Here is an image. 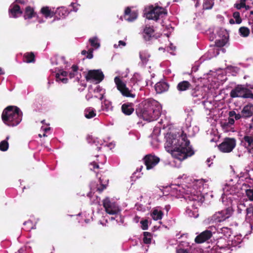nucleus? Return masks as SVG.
<instances>
[{"label": "nucleus", "instance_id": "1", "mask_svg": "<svg viewBox=\"0 0 253 253\" xmlns=\"http://www.w3.org/2000/svg\"><path fill=\"white\" fill-rule=\"evenodd\" d=\"M189 127L185 129H178L172 127L170 132L166 136L167 141L165 148L172 156L180 161H183L194 154V151L189 147L190 141L187 136L191 135L187 133Z\"/></svg>", "mask_w": 253, "mask_h": 253}, {"label": "nucleus", "instance_id": "2", "mask_svg": "<svg viewBox=\"0 0 253 253\" xmlns=\"http://www.w3.org/2000/svg\"><path fill=\"white\" fill-rule=\"evenodd\" d=\"M161 110L162 107L158 101L148 99L139 105L136 112L144 120L151 122L157 119L161 114Z\"/></svg>", "mask_w": 253, "mask_h": 253}, {"label": "nucleus", "instance_id": "3", "mask_svg": "<svg viewBox=\"0 0 253 253\" xmlns=\"http://www.w3.org/2000/svg\"><path fill=\"white\" fill-rule=\"evenodd\" d=\"M22 112L15 106H9L5 108L1 115V119L5 125L15 126L22 121Z\"/></svg>", "mask_w": 253, "mask_h": 253}, {"label": "nucleus", "instance_id": "4", "mask_svg": "<svg viewBox=\"0 0 253 253\" xmlns=\"http://www.w3.org/2000/svg\"><path fill=\"white\" fill-rule=\"evenodd\" d=\"M89 169L96 173V176L98 177L100 186L97 187V191L101 193L106 188L108 184L109 178L107 176L104 171L102 170V168H99L97 163L95 162L89 164Z\"/></svg>", "mask_w": 253, "mask_h": 253}, {"label": "nucleus", "instance_id": "5", "mask_svg": "<svg viewBox=\"0 0 253 253\" xmlns=\"http://www.w3.org/2000/svg\"><path fill=\"white\" fill-rule=\"evenodd\" d=\"M145 15L149 20L157 21L167 14L166 10L161 6L150 5L145 8Z\"/></svg>", "mask_w": 253, "mask_h": 253}, {"label": "nucleus", "instance_id": "6", "mask_svg": "<svg viewBox=\"0 0 253 253\" xmlns=\"http://www.w3.org/2000/svg\"><path fill=\"white\" fill-rule=\"evenodd\" d=\"M230 95L232 98H253V93L251 90L242 85H238L234 89H232L230 92Z\"/></svg>", "mask_w": 253, "mask_h": 253}, {"label": "nucleus", "instance_id": "7", "mask_svg": "<svg viewBox=\"0 0 253 253\" xmlns=\"http://www.w3.org/2000/svg\"><path fill=\"white\" fill-rule=\"evenodd\" d=\"M114 82L118 90L120 91L123 96L127 97H135V95L131 92V90L129 89L126 87V83L123 81L120 77H116L114 79Z\"/></svg>", "mask_w": 253, "mask_h": 253}, {"label": "nucleus", "instance_id": "8", "mask_svg": "<svg viewBox=\"0 0 253 253\" xmlns=\"http://www.w3.org/2000/svg\"><path fill=\"white\" fill-rule=\"evenodd\" d=\"M236 145V140L234 138L226 137L218 146L219 150L223 153L231 152Z\"/></svg>", "mask_w": 253, "mask_h": 253}, {"label": "nucleus", "instance_id": "9", "mask_svg": "<svg viewBox=\"0 0 253 253\" xmlns=\"http://www.w3.org/2000/svg\"><path fill=\"white\" fill-rule=\"evenodd\" d=\"M103 206L105 211L109 214H117L121 211L118 205L115 202H111L108 197L103 200Z\"/></svg>", "mask_w": 253, "mask_h": 253}, {"label": "nucleus", "instance_id": "10", "mask_svg": "<svg viewBox=\"0 0 253 253\" xmlns=\"http://www.w3.org/2000/svg\"><path fill=\"white\" fill-rule=\"evenodd\" d=\"M232 213V208L228 207L225 210L215 212L212 216V220L215 223L220 222L229 218Z\"/></svg>", "mask_w": 253, "mask_h": 253}, {"label": "nucleus", "instance_id": "11", "mask_svg": "<svg viewBox=\"0 0 253 253\" xmlns=\"http://www.w3.org/2000/svg\"><path fill=\"white\" fill-rule=\"evenodd\" d=\"M143 160L147 170L153 169L160 161V159L158 156L152 154L146 155Z\"/></svg>", "mask_w": 253, "mask_h": 253}, {"label": "nucleus", "instance_id": "12", "mask_svg": "<svg viewBox=\"0 0 253 253\" xmlns=\"http://www.w3.org/2000/svg\"><path fill=\"white\" fill-rule=\"evenodd\" d=\"M104 78V75L100 70H90L86 76L87 81L96 82V84L101 82Z\"/></svg>", "mask_w": 253, "mask_h": 253}, {"label": "nucleus", "instance_id": "13", "mask_svg": "<svg viewBox=\"0 0 253 253\" xmlns=\"http://www.w3.org/2000/svg\"><path fill=\"white\" fill-rule=\"evenodd\" d=\"M227 42V36L224 35L221 39L216 40L215 42L216 47H213L209 50V53H212L211 57H215L219 54V49L217 47H222L225 45Z\"/></svg>", "mask_w": 253, "mask_h": 253}, {"label": "nucleus", "instance_id": "14", "mask_svg": "<svg viewBox=\"0 0 253 253\" xmlns=\"http://www.w3.org/2000/svg\"><path fill=\"white\" fill-rule=\"evenodd\" d=\"M241 142L249 153H253V135H245Z\"/></svg>", "mask_w": 253, "mask_h": 253}, {"label": "nucleus", "instance_id": "15", "mask_svg": "<svg viewBox=\"0 0 253 253\" xmlns=\"http://www.w3.org/2000/svg\"><path fill=\"white\" fill-rule=\"evenodd\" d=\"M212 235V232L211 231L206 230L196 236L195 242L197 244L203 243L210 239Z\"/></svg>", "mask_w": 253, "mask_h": 253}, {"label": "nucleus", "instance_id": "16", "mask_svg": "<svg viewBox=\"0 0 253 253\" xmlns=\"http://www.w3.org/2000/svg\"><path fill=\"white\" fill-rule=\"evenodd\" d=\"M9 11L10 17L13 18H16L20 16L22 13L19 6L14 4L10 5Z\"/></svg>", "mask_w": 253, "mask_h": 253}, {"label": "nucleus", "instance_id": "17", "mask_svg": "<svg viewBox=\"0 0 253 253\" xmlns=\"http://www.w3.org/2000/svg\"><path fill=\"white\" fill-rule=\"evenodd\" d=\"M137 14L136 12H131L129 8H127L125 11L124 19L125 20L131 22L136 19Z\"/></svg>", "mask_w": 253, "mask_h": 253}, {"label": "nucleus", "instance_id": "18", "mask_svg": "<svg viewBox=\"0 0 253 253\" xmlns=\"http://www.w3.org/2000/svg\"><path fill=\"white\" fill-rule=\"evenodd\" d=\"M242 117H250L253 114V105L249 104L244 106L241 111Z\"/></svg>", "mask_w": 253, "mask_h": 253}, {"label": "nucleus", "instance_id": "19", "mask_svg": "<svg viewBox=\"0 0 253 253\" xmlns=\"http://www.w3.org/2000/svg\"><path fill=\"white\" fill-rule=\"evenodd\" d=\"M154 30L153 27L149 26H146L143 31L142 35L146 41H149L153 35Z\"/></svg>", "mask_w": 253, "mask_h": 253}, {"label": "nucleus", "instance_id": "20", "mask_svg": "<svg viewBox=\"0 0 253 253\" xmlns=\"http://www.w3.org/2000/svg\"><path fill=\"white\" fill-rule=\"evenodd\" d=\"M155 88L157 93H161L168 90L169 85L165 82H159L155 84Z\"/></svg>", "mask_w": 253, "mask_h": 253}, {"label": "nucleus", "instance_id": "21", "mask_svg": "<svg viewBox=\"0 0 253 253\" xmlns=\"http://www.w3.org/2000/svg\"><path fill=\"white\" fill-rule=\"evenodd\" d=\"M68 75V73L66 71L61 70L59 73H56V78L57 81H61L64 84L67 83L68 79L65 78Z\"/></svg>", "mask_w": 253, "mask_h": 253}, {"label": "nucleus", "instance_id": "22", "mask_svg": "<svg viewBox=\"0 0 253 253\" xmlns=\"http://www.w3.org/2000/svg\"><path fill=\"white\" fill-rule=\"evenodd\" d=\"M122 112L126 115H130L134 111L132 105L124 104L122 106Z\"/></svg>", "mask_w": 253, "mask_h": 253}, {"label": "nucleus", "instance_id": "23", "mask_svg": "<svg viewBox=\"0 0 253 253\" xmlns=\"http://www.w3.org/2000/svg\"><path fill=\"white\" fill-rule=\"evenodd\" d=\"M163 214L162 211L155 209L151 213V216L154 220H158L162 218Z\"/></svg>", "mask_w": 253, "mask_h": 253}, {"label": "nucleus", "instance_id": "24", "mask_svg": "<svg viewBox=\"0 0 253 253\" xmlns=\"http://www.w3.org/2000/svg\"><path fill=\"white\" fill-rule=\"evenodd\" d=\"M190 86V84L187 81H183L179 83L177 86V88L179 91H182L188 89Z\"/></svg>", "mask_w": 253, "mask_h": 253}, {"label": "nucleus", "instance_id": "25", "mask_svg": "<svg viewBox=\"0 0 253 253\" xmlns=\"http://www.w3.org/2000/svg\"><path fill=\"white\" fill-rule=\"evenodd\" d=\"M35 14L34 9L32 7L28 6L26 8L24 17L25 19H31L34 17Z\"/></svg>", "mask_w": 253, "mask_h": 253}, {"label": "nucleus", "instance_id": "26", "mask_svg": "<svg viewBox=\"0 0 253 253\" xmlns=\"http://www.w3.org/2000/svg\"><path fill=\"white\" fill-rule=\"evenodd\" d=\"M246 220H249L251 222H253V207L250 206L246 209Z\"/></svg>", "mask_w": 253, "mask_h": 253}, {"label": "nucleus", "instance_id": "27", "mask_svg": "<svg viewBox=\"0 0 253 253\" xmlns=\"http://www.w3.org/2000/svg\"><path fill=\"white\" fill-rule=\"evenodd\" d=\"M84 116L87 119L93 118L96 116L94 109L89 107L84 110Z\"/></svg>", "mask_w": 253, "mask_h": 253}, {"label": "nucleus", "instance_id": "28", "mask_svg": "<svg viewBox=\"0 0 253 253\" xmlns=\"http://www.w3.org/2000/svg\"><path fill=\"white\" fill-rule=\"evenodd\" d=\"M41 13L46 18L52 17L54 16V12L49 9L48 7H43L41 10Z\"/></svg>", "mask_w": 253, "mask_h": 253}, {"label": "nucleus", "instance_id": "29", "mask_svg": "<svg viewBox=\"0 0 253 253\" xmlns=\"http://www.w3.org/2000/svg\"><path fill=\"white\" fill-rule=\"evenodd\" d=\"M9 139V136H7L6 139L0 142V150L1 151H6L9 147L8 140Z\"/></svg>", "mask_w": 253, "mask_h": 253}, {"label": "nucleus", "instance_id": "30", "mask_svg": "<svg viewBox=\"0 0 253 253\" xmlns=\"http://www.w3.org/2000/svg\"><path fill=\"white\" fill-rule=\"evenodd\" d=\"M140 58L143 63H146L150 56V54L147 51H142L139 53Z\"/></svg>", "mask_w": 253, "mask_h": 253}, {"label": "nucleus", "instance_id": "31", "mask_svg": "<svg viewBox=\"0 0 253 253\" xmlns=\"http://www.w3.org/2000/svg\"><path fill=\"white\" fill-rule=\"evenodd\" d=\"M88 90L89 91L90 93H93L94 95H96L97 93H100L102 91L103 92V89L99 85H95L93 86L90 85L88 87Z\"/></svg>", "mask_w": 253, "mask_h": 253}, {"label": "nucleus", "instance_id": "32", "mask_svg": "<svg viewBox=\"0 0 253 253\" xmlns=\"http://www.w3.org/2000/svg\"><path fill=\"white\" fill-rule=\"evenodd\" d=\"M89 42L94 49H97L100 47L99 40L96 37L89 39Z\"/></svg>", "mask_w": 253, "mask_h": 253}, {"label": "nucleus", "instance_id": "33", "mask_svg": "<svg viewBox=\"0 0 253 253\" xmlns=\"http://www.w3.org/2000/svg\"><path fill=\"white\" fill-rule=\"evenodd\" d=\"M143 242L145 244H150L151 243L152 235L150 232H143Z\"/></svg>", "mask_w": 253, "mask_h": 253}, {"label": "nucleus", "instance_id": "34", "mask_svg": "<svg viewBox=\"0 0 253 253\" xmlns=\"http://www.w3.org/2000/svg\"><path fill=\"white\" fill-rule=\"evenodd\" d=\"M102 108L103 110L106 111H109L112 110L113 107L110 101L105 100L102 103Z\"/></svg>", "mask_w": 253, "mask_h": 253}, {"label": "nucleus", "instance_id": "35", "mask_svg": "<svg viewBox=\"0 0 253 253\" xmlns=\"http://www.w3.org/2000/svg\"><path fill=\"white\" fill-rule=\"evenodd\" d=\"M190 200L197 202L198 204H202L204 201V197L201 194L199 195L191 196Z\"/></svg>", "mask_w": 253, "mask_h": 253}, {"label": "nucleus", "instance_id": "36", "mask_svg": "<svg viewBox=\"0 0 253 253\" xmlns=\"http://www.w3.org/2000/svg\"><path fill=\"white\" fill-rule=\"evenodd\" d=\"M214 4L213 0H205L203 3V8L205 9H211Z\"/></svg>", "mask_w": 253, "mask_h": 253}, {"label": "nucleus", "instance_id": "37", "mask_svg": "<svg viewBox=\"0 0 253 253\" xmlns=\"http://www.w3.org/2000/svg\"><path fill=\"white\" fill-rule=\"evenodd\" d=\"M245 2L246 0H240L239 2L235 4V6L238 9H240L243 7H245L246 9H249V6L246 5Z\"/></svg>", "mask_w": 253, "mask_h": 253}, {"label": "nucleus", "instance_id": "38", "mask_svg": "<svg viewBox=\"0 0 253 253\" xmlns=\"http://www.w3.org/2000/svg\"><path fill=\"white\" fill-rule=\"evenodd\" d=\"M239 32L241 36L246 37L249 36L250 34V30L246 27H242L239 29Z\"/></svg>", "mask_w": 253, "mask_h": 253}, {"label": "nucleus", "instance_id": "39", "mask_svg": "<svg viewBox=\"0 0 253 253\" xmlns=\"http://www.w3.org/2000/svg\"><path fill=\"white\" fill-rule=\"evenodd\" d=\"M26 62L30 63L34 61V55L33 53H27L25 55Z\"/></svg>", "mask_w": 253, "mask_h": 253}, {"label": "nucleus", "instance_id": "40", "mask_svg": "<svg viewBox=\"0 0 253 253\" xmlns=\"http://www.w3.org/2000/svg\"><path fill=\"white\" fill-rule=\"evenodd\" d=\"M25 229L28 231H30L33 228V224L31 220H28L24 223Z\"/></svg>", "mask_w": 253, "mask_h": 253}, {"label": "nucleus", "instance_id": "41", "mask_svg": "<svg viewBox=\"0 0 253 253\" xmlns=\"http://www.w3.org/2000/svg\"><path fill=\"white\" fill-rule=\"evenodd\" d=\"M229 116L230 117H235V119L236 120H238L240 119L242 116V114H237L234 111H232L229 112Z\"/></svg>", "mask_w": 253, "mask_h": 253}, {"label": "nucleus", "instance_id": "42", "mask_svg": "<svg viewBox=\"0 0 253 253\" xmlns=\"http://www.w3.org/2000/svg\"><path fill=\"white\" fill-rule=\"evenodd\" d=\"M246 193L249 200L253 201V188L247 189Z\"/></svg>", "mask_w": 253, "mask_h": 253}, {"label": "nucleus", "instance_id": "43", "mask_svg": "<svg viewBox=\"0 0 253 253\" xmlns=\"http://www.w3.org/2000/svg\"><path fill=\"white\" fill-rule=\"evenodd\" d=\"M233 16L236 20L237 24H240L242 22V19L240 18V13L238 12H235L233 13Z\"/></svg>", "mask_w": 253, "mask_h": 253}, {"label": "nucleus", "instance_id": "44", "mask_svg": "<svg viewBox=\"0 0 253 253\" xmlns=\"http://www.w3.org/2000/svg\"><path fill=\"white\" fill-rule=\"evenodd\" d=\"M126 45V43L124 41H120L118 42V44H114L113 46L115 48H122Z\"/></svg>", "mask_w": 253, "mask_h": 253}, {"label": "nucleus", "instance_id": "45", "mask_svg": "<svg viewBox=\"0 0 253 253\" xmlns=\"http://www.w3.org/2000/svg\"><path fill=\"white\" fill-rule=\"evenodd\" d=\"M50 128L51 127H44L42 130L43 133L42 134H41V133L39 134L38 135H39V137L41 138L42 136L46 137L47 136L46 135V133H48V132H49L50 130Z\"/></svg>", "mask_w": 253, "mask_h": 253}, {"label": "nucleus", "instance_id": "46", "mask_svg": "<svg viewBox=\"0 0 253 253\" xmlns=\"http://www.w3.org/2000/svg\"><path fill=\"white\" fill-rule=\"evenodd\" d=\"M59 14H62L63 17H65L68 14V12L67 11L65 8H61L58 9Z\"/></svg>", "mask_w": 253, "mask_h": 253}, {"label": "nucleus", "instance_id": "47", "mask_svg": "<svg viewBox=\"0 0 253 253\" xmlns=\"http://www.w3.org/2000/svg\"><path fill=\"white\" fill-rule=\"evenodd\" d=\"M72 68L73 73H70L69 74V77L70 78H72L74 77H75V76L77 74V70H78V67L76 66H75V65L73 66Z\"/></svg>", "mask_w": 253, "mask_h": 253}, {"label": "nucleus", "instance_id": "48", "mask_svg": "<svg viewBox=\"0 0 253 253\" xmlns=\"http://www.w3.org/2000/svg\"><path fill=\"white\" fill-rule=\"evenodd\" d=\"M141 224V228L143 230H147L148 228L147 220H142L140 222Z\"/></svg>", "mask_w": 253, "mask_h": 253}, {"label": "nucleus", "instance_id": "49", "mask_svg": "<svg viewBox=\"0 0 253 253\" xmlns=\"http://www.w3.org/2000/svg\"><path fill=\"white\" fill-rule=\"evenodd\" d=\"M93 50L92 48L89 49L87 51V55L86 57L88 59H91L93 57Z\"/></svg>", "mask_w": 253, "mask_h": 253}, {"label": "nucleus", "instance_id": "50", "mask_svg": "<svg viewBox=\"0 0 253 253\" xmlns=\"http://www.w3.org/2000/svg\"><path fill=\"white\" fill-rule=\"evenodd\" d=\"M98 97L97 95H94V94L92 93H89V91L88 90V93L86 94V98L87 99V100H89V99L92 98V97Z\"/></svg>", "mask_w": 253, "mask_h": 253}, {"label": "nucleus", "instance_id": "51", "mask_svg": "<svg viewBox=\"0 0 253 253\" xmlns=\"http://www.w3.org/2000/svg\"><path fill=\"white\" fill-rule=\"evenodd\" d=\"M176 252V253H189L187 249L182 248L177 249Z\"/></svg>", "mask_w": 253, "mask_h": 253}, {"label": "nucleus", "instance_id": "52", "mask_svg": "<svg viewBox=\"0 0 253 253\" xmlns=\"http://www.w3.org/2000/svg\"><path fill=\"white\" fill-rule=\"evenodd\" d=\"M72 6L73 7V10L75 12H77V10H78V6H79V5L77 3H72Z\"/></svg>", "mask_w": 253, "mask_h": 253}, {"label": "nucleus", "instance_id": "53", "mask_svg": "<svg viewBox=\"0 0 253 253\" xmlns=\"http://www.w3.org/2000/svg\"><path fill=\"white\" fill-rule=\"evenodd\" d=\"M234 122H235V120L233 119V117H230L229 116L228 124L229 125H232L234 124Z\"/></svg>", "mask_w": 253, "mask_h": 253}, {"label": "nucleus", "instance_id": "54", "mask_svg": "<svg viewBox=\"0 0 253 253\" xmlns=\"http://www.w3.org/2000/svg\"><path fill=\"white\" fill-rule=\"evenodd\" d=\"M250 13L251 15L249 23L250 24H253V11H251Z\"/></svg>", "mask_w": 253, "mask_h": 253}, {"label": "nucleus", "instance_id": "55", "mask_svg": "<svg viewBox=\"0 0 253 253\" xmlns=\"http://www.w3.org/2000/svg\"><path fill=\"white\" fill-rule=\"evenodd\" d=\"M245 205L244 204H240L238 207V212L239 213H241V211H242V209H241V208L242 207H245Z\"/></svg>", "mask_w": 253, "mask_h": 253}, {"label": "nucleus", "instance_id": "56", "mask_svg": "<svg viewBox=\"0 0 253 253\" xmlns=\"http://www.w3.org/2000/svg\"><path fill=\"white\" fill-rule=\"evenodd\" d=\"M59 61L62 62L64 63H65V57L63 56L60 57L58 59Z\"/></svg>", "mask_w": 253, "mask_h": 253}, {"label": "nucleus", "instance_id": "57", "mask_svg": "<svg viewBox=\"0 0 253 253\" xmlns=\"http://www.w3.org/2000/svg\"><path fill=\"white\" fill-rule=\"evenodd\" d=\"M193 0L196 1V3H195V7H198L199 6V5H200V3L199 2V1L200 0Z\"/></svg>", "mask_w": 253, "mask_h": 253}, {"label": "nucleus", "instance_id": "58", "mask_svg": "<svg viewBox=\"0 0 253 253\" xmlns=\"http://www.w3.org/2000/svg\"><path fill=\"white\" fill-rule=\"evenodd\" d=\"M16 2L21 3H24V1L23 0H16Z\"/></svg>", "mask_w": 253, "mask_h": 253}, {"label": "nucleus", "instance_id": "59", "mask_svg": "<svg viewBox=\"0 0 253 253\" xmlns=\"http://www.w3.org/2000/svg\"><path fill=\"white\" fill-rule=\"evenodd\" d=\"M160 128H161V127H155V128L154 129V131H160Z\"/></svg>", "mask_w": 253, "mask_h": 253}, {"label": "nucleus", "instance_id": "60", "mask_svg": "<svg viewBox=\"0 0 253 253\" xmlns=\"http://www.w3.org/2000/svg\"><path fill=\"white\" fill-rule=\"evenodd\" d=\"M229 22H230V24H234V23H235V21H234V19H231L230 20V21H229Z\"/></svg>", "mask_w": 253, "mask_h": 253}, {"label": "nucleus", "instance_id": "61", "mask_svg": "<svg viewBox=\"0 0 253 253\" xmlns=\"http://www.w3.org/2000/svg\"><path fill=\"white\" fill-rule=\"evenodd\" d=\"M103 97H104V96H103V93H101L100 94V97H99V99H100V100H102V99H103Z\"/></svg>", "mask_w": 253, "mask_h": 253}, {"label": "nucleus", "instance_id": "62", "mask_svg": "<svg viewBox=\"0 0 253 253\" xmlns=\"http://www.w3.org/2000/svg\"><path fill=\"white\" fill-rule=\"evenodd\" d=\"M139 75L138 74H136L134 75L133 78H132V80H134L135 78H137V76H138Z\"/></svg>", "mask_w": 253, "mask_h": 253}, {"label": "nucleus", "instance_id": "63", "mask_svg": "<svg viewBox=\"0 0 253 253\" xmlns=\"http://www.w3.org/2000/svg\"><path fill=\"white\" fill-rule=\"evenodd\" d=\"M169 48L171 50H173V49H175V47L173 46L171 44H170V46H169Z\"/></svg>", "mask_w": 253, "mask_h": 253}, {"label": "nucleus", "instance_id": "64", "mask_svg": "<svg viewBox=\"0 0 253 253\" xmlns=\"http://www.w3.org/2000/svg\"><path fill=\"white\" fill-rule=\"evenodd\" d=\"M4 73L1 68H0V75L3 74Z\"/></svg>", "mask_w": 253, "mask_h": 253}]
</instances>
